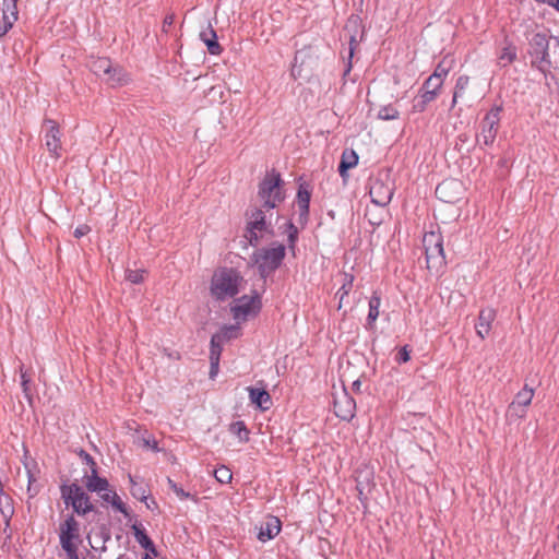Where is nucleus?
I'll use <instances>...</instances> for the list:
<instances>
[{"label":"nucleus","instance_id":"1","mask_svg":"<svg viewBox=\"0 0 559 559\" xmlns=\"http://www.w3.org/2000/svg\"><path fill=\"white\" fill-rule=\"evenodd\" d=\"M243 284V277L231 267H219L214 271L211 283L210 293L211 296L218 300L224 301L226 299L235 297Z\"/></svg>","mask_w":559,"mask_h":559},{"label":"nucleus","instance_id":"2","mask_svg":"<svg viewBox=\"0 0 559 559\" xmlns=\"http://www.w3.org/2000/svg\"><path fill=\"white\" fill-rule=\"evenodd\" d=\"M258 197L263 209L266 210L275 209L284 201L285 192L280 173L275 170L266 173L259 183Z\"/></svg>","mask_w":559,"mask_h":559},{"label":"nucleus","instance_id":"3","mask_svg":"<svg viewBox=\"0 0 559 559\" xmlns=\"http://www.w3.org/2000/svg\"><path fill=\"white\" fill-rule=\"evenodd\" d=\"M427 269L431 274H438L445 265L443 239L440 233L428 231L423 237Z\"/></svg>","mask_w":559,"mask_h":559},{"label":"nucleus","instance_id":"4","mask_svg":"<svg viewBox=\"0 0 559 559\" xmlns=\"http://www.w3.org/2000/svg\"><path fill=\"white\" fill-rule=\"evenodd\" d=\"M284 257L285 247L282 243L274 242L269 248L257 250L252 254V261L261 276L265 277L281 265Z\"/></svg>","mask_w":559,"mask_h":559},{"label":"nucleus","instance_id":"5","mask_svg":"<svg viewBox=\"0 0 559 559\" xmlns=\"http://www.w3.org/2000/svg\"><path fill=\"white\" fill-rule=\"evenodd\" d=\"M552 37L554 36H547L545 33H535L528 39L527 53L530 56L531 67L540 71L545 75L548 74V70L538 63L540 60L538 57L544 53V60L547 63L548 60H552Z\"/></svg>","mask_w":559,"mask_h":559},{"label":"nucleus","instance_id":"6","mask_svg":"<svg viewBox=\"0 0 559 559\" xmlns=\"http://www.w3.org/2000/svg\"><path fill=\"white\" fill-rule=\"evenodd\" d=\"M271 231V222L267 221L263 209H254L247 213L246 235L250 246L257 247L264 234Z\"/></svg>","mask_w":559,"mask_h":559},{"label":"nucleus","instance_id":"7","mask_svg":"<svg viewBox=\"0 0 559 559\" xmlns=\"http://www.w3.org/2000/svg\"><path fill=\"white\" fill-rule=\"evenodd\" d=\"M59 539L62 549L70 559H79L80 524L73 515L68 516L59 526Z\"/></svg>","mask_w":559,"mask_h":559},{"label":"nucleus","instance_id":"8","mask_svg":"<svg viewBox=\"0 0 559 559\" xmlns=\"http://www.w3.org/2000/svg\"><path fill=\"white\" fill-rule=\"evenodd\" d=\"M60 491L64 503L71 506L79 515H85L93 510L88 495L79 485H62Z\"/></svg>","mask_w":559,"mask_h":559},{"label":"nucleus","instance_id":"9","mask_svg":"<svg viewBox=\"0 0 559 559\" xmlns=\"http://www.w3.org/2000/svg\"><path fill=\"white\" fill-rule=\"evenodd\" d=\"M501 106L492 107L480 121V132L477 135V143L486 146L492 145L500 128Z\"/></svg>","mask_w":559,"mask_h":559},{"label":"nucleus","instance_id":"10","mask_svg":"<svg viewBox=\"0 0 559 559\" xmlns=\"http://www.w3.org/2000/svg\"><path fill=\"white\" fill-rule=\"evenodd\" d=\"M261 308L260 297L255 295H245L238 298L231 307L234 319L240 324L249 318L255 317Z\"/></svg>","mask_w":559,"mask_h":559},{"label":"nucleus","instance_id":"11","mask_svg":"<svg viewBox=\"0 0 559 559\" xmlns=\"http://www.w3.org/2000/svg\"><path fill=\"white\" fill-rule=\"evenodd\" d=\"M61 130L57 121L52 119L44 120V141L45 147L53 158H59L62 153Z\"/></svg>","mask_w":559,"mask_h":559},{"label":"nucleus","instance_id":"12","mask_svg":"<svg viewBox=\"0 0 559 559\" xmlns=\"http://www.w3.org/2000/svg\"><path fill=\"white\" fill-rule=\"evenodd\" d=\"M393 183L390 180L374 179L371 181L369 194L374 205L384 209L392 200Z\"/></svg>","mask_w":559,"mask_h":559},{"label":"nucleus","instance_id":"13","mask_svg":"<svg viewBox=\"0 0 559 559\" xmlns=\"http://www.w3.org/2000/svg\"><path fill=\"white\" fill-rule=\"evenodd\" d=\"M534 396V390L527 384L519 391L508 407L507 416L514 418H523L526 414V407L531 404Z\"/></svg>","mask_w":559,"mask_h":559},{"label":"nucleus","instance_id":"14","mask_svg":"<svg viewBox=\"0 0 559 559\" xmlns=\"http://www.w3.org/2000/svg\"><path fill=\"white\" fill-rule=\"evenodd\" d=\"M463 193L462 182L456 179H445L436 188V197L445 203L457 202Z\"/></svg>","mask_w":559,"mask_h":559},{"label":"nucleus","instance_id":"15","mask_svg":"<svg viewBox=\"0 0 559 559\" xmlns=\"http://www.w3.org/2000/svg\"><path fill=\"white\" fill-rule=\"evenodd\" d=\"M85 461L91 466V474L84 476V484L88 491L100 493L107 490L109 483L106 478L99 477L97 473V466L94 459L85 453Z\"/></svg>","mask_w":559,"mask_h":559},{"label":"nucleus","instance_id":"16","mask_svg":"<svg viewBox=\"0 0 559 559\" xmlns=\"http://www.w3.org/2000/svg\"><path fill=\"white\" fill-rule=\"evenodd\" d=\"M355 480L358 498L364 503V501L367 500V496L373 486V469L369 466L358 468L356 471Z\"/></svg>","mask_w":559,"mask_h":559},{"label":"nucleus","instance_id":"17","mask_svg":"<svg viewBox=\"0 0 559 559\" xmlns=\"http://www.w3.org/2000/svg\"><path fill=\"white\" fill-rule=\"evenodd\" d=\"M344 374H345V372L341 373V376H340L342 394H340L337 392V386H336V384H334L333 385V397H334V413H335V415L337 417H340V418H344L345 419L347 417V413H348L347 406L349 404V400H348L347 390H346V386H345V381L343 379Z\"/></svg>","mask_w":559,"mask_h":559},{"label":"nucleus","instance_id":"18","mask_svg":"<svg viewBox=\"0 0 559 559\" xmlns=\"http://www.w3.org/2000/svg\"><path fill=\"white\" fill-rule=\"evenodd\" d=\"M2 19L3 27L0 26V36L4 35L19 19L16 0H3Z\"/></svg>","mask_w":559,"mask_h":559},{"label":"nucleus","instance_id":"19","mask_svg":"<svg viewBox=\"0 0 559 559\" xmlns=\"http://www.w3.org/2000/svg\"><path fill=\"white\" fill-rule=\"evenodd\" d=\"M496 319V310L484 308L479 311L478 321L475 324L476 334L484 340L491 331V324Z\"/></svg>","mask_w":559,"mask_h":559},{"label":"nucleus","instance_id":"20","mask_svg":"<svg viewBox=\"0 0 559 559\" xmlns=\"http://www.w3.org/2000/svg\"><path fill=\"white\" fill-rule=\"evenodd\" d=\"M281 528L282 524L280 519L276 516H269L265 523L260 527L258 539L262 543H265L277 536L281 532Z\"/></svg>","mask_w":559,"mask_h":559},{"label":"nucleus","instance_id":"21","mask_svg":"<svg viewBox=\"0 0 559 559\" xmlns=\"http://www.w3.org/2000/svg\"><path fill=\"white\" fill-rule=\"evenodd\" d=\"M252 404L262 411H267L272 406V399L265 389L247 388Z\"/></svg>","mask_w":559,"mask_h":559},{"label":"nucleus","instance_id":"22","mask_svg":"<svg viewBox=\"0 0 559 559\" xmlns=\"http://www.w3.org/2000/svg\"><path fill=\"white\" fill-rule=\"evenodd\" d=\"M201 40L206 45L207 50L211 55L218 56L222 53L223 49L217 41L216 32L213 29L211 25H209L205 29L200 33Z\"/></svg>","mask_w":559,"mask_h":559},{"label":"nucleus","instance_id":"23","mask_svg":"<svg viewBox=\"0 0 559 559\" xmlns=\"http://www.w3.org/2000/svg\"><path fill=\"white\" fill-rule=\"evenodd\" d=\"M311 190L308 183L302 182L299 185L296 203L300 211V216L307 218L309 213Z\"/></svg>","mask_w":559,"mask_h":559},{"label":"nucleus","instance_id":"24","mask_svg":"<svg viewBox=\"0 0 559 559\" xmlns=\"http://www.w3.org/2000/svg\"><path fill=\"white\" fill-rule=\"evenodd\" d=\"M132 531H133V535H134L136 542L141 545V547L144 548L145 550H147L153 556H157V550H156L152 539L145 533V530L142 527V525L133 524Z\"/></svg>","mask_w":559,"mask_h":559},{"label":"nucleus","instance_id":"25","mask_svg":"<svg viewBox=\"0 0 559 559\" xmlns=\"http://www.w3.org/2000/svg\"><path fill=\"white\" fill-rule=\"evenodd\" d=\"M552 60H548V63L544 60L545 55H540L538 57L540 60L538 63L542 67H545L546 70H548V73H550L551 70L559 71V37H552Z\"/></svg>","mask_w":559,"mask_h":559},{"label":"nucleus","instance_id":"26","mask_svg":"<svg viewBox=\"0 0 559 559\" xmlns=\"http://www.w3.org/2000/svg\"><path fill=\"white\" fill-rule=\"evenodd\" d=\"M106 82L110 86H122L130 82L129 74L119 67L111 66V73L106 75Z\"/></svg>","mask_w":559,"mask_h":559},{"label":"nucleus","instance_id":"27","mask_svg":"<svg viewBox=\"0 0 559 559\" xmlns=\"http://www.w3.org/2000/svg\"><path fill=\"white\" fill-rule=\"evenodd\" d=\"M223 341H214V335L211 340V349H210V360H211V371L210 374L213 378L218 371L219 357L222 353V344Z\"/></svg>","mask_w":559,"mask_h":559},{"label":"nucleus","instance_id":"28","mask_svg":"<svg viewBox=\"0 0 559 559\" xmlns=\"http://www.w3.org/2000/svg\"><path fill=\"white\" fill-rule=\"evenodd\" d=\"M0 512L8 525L14 514V507L12 498L3 492L0 493Z\"/></svg>","mask_w":559,"mask_h":559},{"label":"nucleus","instance_id":"29","mask_svg":"<svg viewBox=\"0 0 559 559\" xmlns=\"http://www.w3.org/2000/svg\"><path fill=\"white\" fill-rule=\"evenodd\" d=\"M516 59V47L513 44H507L498 56L501 67H507Z\"/></svg>","mask_w":559,"mask_h":559},{"label":"nucleus","instance_id":"30","mask_svg":"<svg viewBox=\"0 0 559 559\" xmlns=\"http://www.w3.org/2000/svg\"><path fill=\"white\" fill-rule=\"evenodd\" d=\"M240 335V328L237 323L236 325L224 326L218 333L214 334V341H229L231 338H237Z\"/></svg>","mask_w":559,"mask_h":559},{"label":"nucleus","instance_id":"31","mask_svg":"<svg viewBox=\"0 0 559 559\" xmlns=\"http://www.w3.org/2000/svg\"><path fill=\"white\" fill-rule=\"evenodd\" d=\"M229 431L235 435L240 442H248L250 431L248 430L246 424L241 420L231 423L229 425Z\"/></svg>","mask_w":559,"mask_h":559},{"label":"nucleus","instance_id":"32","mask_svg":"<svg viewBox=\"0 0 559 559\" xmlns=\"http://www.w3.org/2000/svg\"><path fill=\"white\" fill-rule=\"evenodd\" d=\"M468 84L469 78L467 75H461L457 78L453 92L452 107L455 106L459 98L463 97L466 88L468 87Z\"/></svg>","mask_w":559,"mask_h":559},{"label":"nucleus","instance_id":"33","mask_svg":"<svg viewBox=\"0 0 559 559\" xmlns=\"http://www.w3.org/2000/svg\"><path fill=\"white\" fill-rule=\"evenodd\" d=\"M91 68L97 75H107L111 73V61L107 58H97L92 62Z\"/></svg>","mask_w":559,"mask_h":559},{"label":"nucleus","instance_id":"34","mask_svg":"<svg viewBox=\"0 0 559 559\" xmlns=\"http://www.w3.org/2000/svg\"><path fill=\"white\" fill-rule=\"evenodd\" d=\"M380 304H381V299L376 294H373L369 298V300H368V306H369L368 322L369 323L374 322L377 320V318L379 317Z\"/></svg>","mask_w":559,"mask_h":559},{"label":"nucleus","instance_id":"35","mask_svg":"<svg viewBox=\"0 0 559 559\" xmlns=\"http://www.w3.org/2000/svg\"><path fill=\"white\" fill-rule=\"evenodd\" d=\"M400 116L399 110L393 105H386L379 109L378 118L382 120H394Z\"/></svg>","mask_w":559,"mask_h":559},{"label":"nucleus","instance_id":"36","mask_svg":"<svg viewBox=\"0 0 559 559\" xmlns=\"http://www.w3.org/2000/svg\"><path fill=\"white\" fill-rule=\"evenodd\" d=\"M27 495L29 498H34L39 492V486L37 484V477L31 469L27 468Z\"/></svg>","mask_w":559,"mask_h":559},{"label":"nucleus","instance_id":"37","mask_svg":"<svg viewBox=\"0 0 559 559\" xmlns=\"http://www.w3.org/2000/svg\"><path fill=\"white\" fill-rule=\"evenodd\" d=\"M214 477L221 484H228L233 479V473L228 467L221 466L219 468L214 471Z\"/></svg>","mask_w":559,"mask_h":559},{"label":"nucleus","instance_id":"38","mask_svg":"<svg viewBox=\"0 0 559 559\" xmlns=\"http://www.w3.org/2000/svg\"><path fill=\"white\" fill-rule=\"evenodd\" d=\"M145 270H128L126 272V280L132 284H140L145 280Z\"/></svg>","mask_w":559,"mask_h":559},{"label":"nucleus","instance_id":"39","mask_svg":"<svg viewBox=\"0 0 559 559\" xmlns=\"http://www.w3.org/2000/svg\"><path fill=\"white\" fill-rule=\"evenodd\" d=\"M450 63H448L444 59L438 63L433 73L431 76L436 78L437 80H444V78L448 75L450 71Z\"/></svg>","mask_w":559,"mask_h":559},{"label":"nucleus","instance_id":"40","mask_svg":"<svg viewBox=\"0 0 559 559\" xmlns=\"http://www.w3.org/2000/svg\"><path fill=\"white\" fill-rule=\"evenodd\" d=\"M130 481L132 484L131 486V493L134 498H136L140 501H144L147 498L146 490L144 487L138 485L131 476H129Z\"/></svg>","mask_w":559,"mask_h":559},{"label":"nucleus","instance_id":"41","mask_svg":"<svg viewBox=\"0 0 559 559\" xmlns=\"http://www.w3.org/2000/svg\"><path fill=\"white\" fill-rule=\"evenodd\" d=\"M443 83L442 80H437L433 76H429L423 84L421 87L426 90H430L432 92L439 93L440 88L442 87Z\"/></svg>","mask_w":559,"mask_h":559},{"label":"nucleus","instance_id":"42","mask_svg":"<svg viewBox=\"0 0 559 559\" xmlns=\"http://www.w3.org/2000/svg\"><path fill=\"white\" fill-rule=\"evenodd\" d=\"M349 169V157L347 155V150H345L342 154L338 171L343 177L344 181H346L347 170Z\"/></svg>","mask_w":559,"mask_h":559},{"label":"nucleus","instance_id":"43","mask_svg":"<svg viewBox=\"0 0 559 559\" xmlns=\"http://www.w3.org/2000/svg\"><path fill=\"white\" fill-rule=\"evenodd\" d=\"M168 485L170 489L176 493V496L181 499H189L191 496L189 492H186L181 487H179L174 480L168 479Z\"/></svg>","mask_w":559,"mask_h":559},{"label":"nucleus","instance_id":"44","mask_svg":"<svg viewBox=\"0 0 559 559\" xmlns=\"http://www.w3.org/2000/svg\"><path fill=\"white\" fill-rule=\"evenodd\" d=\"M297 236H298L297 227L294 224L289 223L288 224V245L292 250H294L295 242L297 240Z\"/></svg>","mask_w":559,"mask_h":559},{"label":"nucleus","instance_id":"45","mask_svg":"<svg viewBox=\"0 0 559 559\" xmlns=\"http://www.w3.org/2000/svg\"><path fill=\"white\" fill-rule=\"evenodd\" d=\"M110 504L117 511L123 513L124 515H128L127 507L117 493L115 495V498H112V500L110 501Z\"/></svg>","mask_w":559,"mask_h":559},{"label":"nucleus","instance_id":"46","mask_svg":"<svg viewBox=\"0 0 559 559\" xmlns=\"http://www.w3.org/2000/svg\"><path fill=\"white\" fill-rule=\"evenodd\" d=\"M437 96H438V93L432 92L430 90H426L424 87H421L419 91V97L423 98L424 103H427V104L433 102Z\"/></svg>","mask_w":559,"mask_h":559},{"label":"nucleus","instance_id":"47","mask_svg":"<svg viewBox=\"0 0 559 559\" xmlns=\"http://www.w3.org/2000/svg\"><path fill=\"white\" fill-rule=\"evenodd\" d=\"M395 360L399 364H404V362H407L409 360V350L407 349L406 346L402 347L399 350V353L396 354Z\"/></svg>","mask_w":559,"mask_h":559},{"label":"nucleus","instance_id":"48","mask_svg":"<svg viewBox=\"0 0 559 559\" xmlns=\"http://www.w3.org/2000/svg\"><path fill=\"white\" fill-rule=\"evenodd\" d=\"M90 231H91V227L86 224H83V225L78 226L74 229L73 235L75 238H81V237L87 235Z\"/></svg>","mask_w":559,"mask_h":559},{"label":"nucleus","instance_id":"49","mask_svg":"<svg viewBox=\"0 0 559 559\" xmlns=\"http://www.w3.org/2000/svg\"><path fill=\"white\" fill-rule=\"evenodd\" d=\"M174 23H175V14L174 13L167 14L163 21V32L167 33Z\"/></svg>","mask_w":559,"mask_h":559},{"label":"nucleus","instance_id":"50","mask_svg":"<svg viewBox=\"0 0 559 559\" xmlns=\"http://www.w3.org/2000/svg\"><path fill=\"white\" fill-rule=\"evenodd\" d=\"M99 497L103 499V501L110 503L112 498H115L116 491L110 489V486L107 487V490H104L103 492L98 493Z\"/></svg>","mask_w":559,"mask_h":559},{"label":"nucleus","instance_id":"51","mask_svg":"<svg viewBox=\"0 0 559 559\" xmlns=\"http://www.w3.org/2000/svg\"><path fill=\"white\" fill-rule=\"evenodd\" d=\"M427 105L428 104L424 103V99L419 97L417 100L414 102L413 110L416 112H423L426 109Z\"/></svg>","mask_w":559,"mask_h":559},{"label":"nucleus","instance_id":"52","mask_svg":"<svg viewBox=\"0 0 559 559\" xmlns=\"http://www.w3.org/2000/svg\"><path fill=\"white\" fill-rule=\"evenodd\" d=\"M21 379H22L23 390H24V392H26L28 390L29 378L27 377L26 372L23 371L22 368H21Z\"/></svg>","mask_w":559,"mask_h":559},{"label":"nucleus","instance_id":"53","mask_svg":"<svg viewBox=\"0 0 559 559\" xmlns=\"http://www.w3.org/2000/svg\"><path fill=\"white\" fill-rule=\"evenodd\" d=\"M337 295H340V305H338V309L342 308V304H343V300L345 298V296L347 295V290L345 288V285H343L340 290L337 292Z\"/></svg>","mask_w":559,"mask_h":559},{"label":"nucleus","instance_id":"54","mask_svg":"<svg viewBox=\"0 0 559 559\" xmlns=\"http://www.w3.org/2000/svg\"><path fill=\"white\" fill-rule=\"evenodd\" d=\"M144 445L147 447V448H151L152 450L154 451H159L158 447H157V441L155 439L153 440H144Z\"/></svg>","mask_w":559,"mask_h":559},{"label":"nucleus","instance_id":"55","mask_svg":"<svg viewBox=\"0 0 559 559\" xmlns=\"http://www.w3.org/2000/svg\"><path fill=\"white\" fill-rule=\"evenodd\" d=\"M358 159L359 157L357 153L354 150H352V168H354L358 164Z\"/></svg>","mask_w":559,"mask_h":559},{"label":"nucleus","instance_id":"56","mask_svg":"<svg viewBox=\"0 0 559 559\" xmlns=\"http://www.w3.org/2000/svg\"><path fill=\"white\" fill-rule=\"evenodd\" d=\"M360 388V381L359 380H356L354 382H352V390L353 391H358Z\"/></svg>","mask_w":559,"mask_h":559},{"label":"nucleus","instance_id":"57","mask_svg":"<svg viewBox=\"0 0 559 559\" xmlns=\"http://www.w3.org/2000/svg\"><path fill=\"white\" fill-rule=\"evenodd\" d=\"M550 3L559 12V0H550Z\"/></svg>","mask_w":559,"mask_h":559},{"label":"nucleus","instance_id":"58","mask_svg":"<svg viewBox=\"0 0 559 559\" xmlns=\"http://www.w3.org/2000/svg\"><path fill=\"white\" fill-rule=\"evenodd\" d=\"M355 43H356L355 36L352 35V52H350L352 59L354 58V55H355V47H354Z\"/></svg>","mask_w":559,"mask_h":559},{"label":"nucleus","instance_id":"59","mask_svg":"<svg viewBox=\"0 0 559 559\" xmlns=\"http://www.w3.org/2000/svg\"><path fill=\"white\" fill-rule=\"evenodd\" d=\"M369 222L372 224V225H379L381 224L382 222V218H369Z\"/></svg>","mask_w":559,"mask_h":559},{"label":"nucleus","instance_id":"60","mask_svg":"<svg viewBox=\"0 0 559 559\" xmlns=\"http://www.w3.org/2000/svg\"><path fill=\"white\" fill-rule=\"evenodd\" d=\"M358 20H359V17H354V16L352 15L350 23H352V24H356Z\"/></svg>","mask_w":559,"mask_h":559},{"label":"nucleus","instance_id":"61","mask_svg":"<svg viewBox=\"0 0 559 559\" xmlns=\"http://www.w3.org/2000/svg\"><path fill=\"white\" fill-rule=\"evenodd\" d=\"M349 73V64L347 66V68L344 70V75L348 74Z\"/></svg>","mask_w":559,"mask_h":559},{"label":"nucleus","instance_id":"62","mask_svg":"<svg viewBox=\"0 0 559 559\" xmlns=\"http://www.w3.org/2000/svg\"><path fill=\"white\" fill-rule=\"evenodd\" d=\"M143 559H153L148 555H145Z\"/></svg>","mask_w":559,"mask_h":559}]
</instances>
